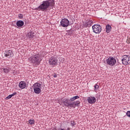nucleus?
Returning <instances> with one entry per match:
<instances>
[{"label":"nucleus","mask_w":130,"mask_h":130,"mask_svg":"<svg viewBox=\"0 0 130 130\" xmlns=\"http://www.w3.org/2000/svg\"><path fill=\"white\" fill-rule=\"evenodd\" d=\"M80 97L78 95L73 96L70 99H65L63 100V104L66 107H72L73 108H76V107L80 106L81 102L77 101H75L76 99H79Z\"/></svg>","instance_id":"f257e3e1"},{"label":"nucleus","mask_w":130,"mask_h":130,"mask_svg":"<svg viewBox=\"0 0 130 130\" xmlns=\"http://www.w3.org/2000/svg\"><path fill=\"white\" fill-rule=\"evenodd\" d=\"M54 4L55 3L53 0L44 1L36 10L37 11H42V12H44L47 11V9H48L49 7H53Z\"/></svg>","instance_id":"f03ea898"},{"label":"nucleus","mask_w":130,"mask_h":130,"mask_svg":"<svg viewBox=\"0 0 130 130\" xmlns=\"http://www.w3.org/2000/svg\"><path fill=\"white\" fill-rule=\"evenodd\" d=\"M29 61L32 62V63H35L36 64H39L42 60V57L39 54H36L34 56H31L28 58Z\"/></svg>","instance_id":"7ed1b4c3"},{"label":"nucleus","mask_w":130,"mask_h":130,"mask_svg":"<svg viewBox=\"0 0 130 130\" xmlns=\"http://www.w3.org/2000/svg\"><path fill=\"white\" fill-rule=\"evenodd\" d=\"M42 88V84L40 83H36L34 84L33 88L35 94H40L41 93V89Z\"/></svg>","instance_id":"20e7f679"},{"label":"nucleus","mask_w":130,"mask_h":130,"mask_svg":"<svg viewBox=\"0 0 130 130\" xmlns=\"http://www.w3.org/2000/svg\"><path fill=\"white\" fill-rule=\"evenodd\" d=\"M122 63L124 66H127L130 63V56L124 55L121 59Z\"/></svg>","instance_id":"39448f33"},{"label":"nucleus","mask_w":130,"mask_h":130,"mask_svg":"<svg viewBox=\"0 0 130 130\" xmlns=\"http://www.w3.org/2000/svg\"><path fill=\"white\" fill-rule=\"evenodd\" d=\"M107 63L111 67H113L116 63V59L113 57H110L107 59Z\"/></svg>","instance_id":"423d86ee"},{"label":"nucleus","mask_w":130,"mask_h":130,"mask_svg":"<svg viewBox=\"0 0 130 130\" xmlns=\"http://www.w3.org/2000/svg\"><path fill=\"white\" fill-rule=\"evenodd\" d=\"M92 30L94 33L98 34V33H100V32H101L102 29L101 26L99 24H94L92 26Z\"/></svg>","instance_id":"0eeeda50"},{"label":"nucleus","mask_w":130,"mask_h":130,"mask_svg":"<svg viewBox=\"0 0 130 130\" xmlns=\"http://www.w3.org/2000/svg\"><path fill=\"white\" fill-rule=\"evenodd\" d=\"M4 56L6 59H10V58H12L14 56V53L11 50H7L4 52Z\"/></svg>","instance_id":"6e6552de"},{"label":"nucleus","mask_w":130,"mask_h":130,"mask_svg":"<svg viewBox=\"0 0 130 130\" xmlns=\"http://www.w3.org/2000/svg\"><path fill=\"white\" fill-rule=\"evenodd\" d=\"M57 58L54 57H51L49 59V63L51 66H56L57 64Z\"/></svg>","instance_id":"1a4fd4ad"},{"label":"nucleus","mask_w":130,"mask_h":130,"mask_svg":"<svg viewBox=\"0 0 130 130\" xmlns=\"http://www.w3.org/2000/svg\"><path fill=\"white\" fill-rule=\"evenodd\" d=\"M60 25L62 27H67L70 25V21L67 19H62L60 21Z\"/></svg>","instance_id":"9d476101"},{"label":"nucleus","mask_w":130,"mask_h":130,"mask_svg":"<svg viewBox=\"0 0 130 130\" xmlns=\"http://www.w3.org/2000/svg\"><path fill=\"white\" fill-rule=\"evenodd\" d=\"M87 101L89 104H94L96 102V98L94 96H89L87 98Z\"/></svg>","instance_id":"9b49d317"},{"label":"nucleus","mask_w":130,"mask_h":130,"mask_svg":"<svg viewBox=\"0 0 130 130\" xmlns=\"http://www.w3.org/2000/svg\"><path fill=\"white\" fill-rule=\"evenodd\" d=\"M19 87L20 89H25L27 87V84L25 82H20Z\"/></svg>","instance_id":"f8f14e48"},{"label":"nucleus","mask_w":130,"mask_h":130,"mask_svg":"<svg viewBox=\"0 0 130 130\" xmlns=\"http://www.w3.org/2000/svg\"><path fill=\"white\" fill-rule=\"evenodd\" d=\"M16 25L18 27H22V26H24V21L18 20L16 22Z\"/></svg>","instance_id":"ddd939ff"},{"label":"nucleus","mask_w":130,"mask_h":130,"mask_svg":"<svg viewBox=\"0 0 130 130\" xmlns=\"http://www.w3.org/2000/svg\"><path fill=\"white\" fill-rule=\"evenodd\" d=\"M34 37V33L32 31H30L26 35V37H27V38L31 39V38H33Z\"/></svg>","instance_id":"4468645a"},{"label":"nucleus","mask_w":130,"mask_h":130,"mask_svg":"<svg viewBox=\"0 0 130 130\" xmlns=\"http://www.w3.org/2000/svg\"><path fill=\"white\" fill-rule=\"evenodd\" d=\"M106 29L107 33H109V32H110V31L111 30V26H110L109 24H107L106 25Z\"/></svg>","instance_id":"2eb2a0df"},{"label":"nucleus","mask_w":130,"mask_h":130,"mask_svg":"<svg viewBox=\"0 0 130 130\" xmlns=\"http://www.w3.org/2000/svg\"><path fill=\"white\" fill-rule=\"evenodd\" d=\"M3 71L5 74H8V73L11 71V69L10 67H7L6 68L3 69Z\"/></svg>","instance_id":"dca6fc26"},{"label":"nucleus","mask_w":130,"mask_h":130,"mask_svg":"<svg viewBox=\"0 0 130 130\" xmlns=\"http://www.w3.org/2000/svg\"><path fill=\"white\" fill-rule=\"evenodd\" d=\"M28 122L30 124H34L35 123V121L34 120H29Z\"/></svg>","instance_id":"f3484780"},{"label":"nucleus","mask_w":130,"mask_h":130,"mask_svg":"<svg viewBox=\"0 0 130 130\" xmlns=\"http://www.w3.org/2000/svg\"><path fill=\"white\" fill-rule=\"evenodd\" d=\"M71 126H75L76 125V123L74 121H71Z\"/></svg>","instance_id":"a211bd4d"},{"label":"nucleus","mask_w":130,"mask_h":130,"mask_svg":"<svg viewBox=\"0 0 130 130\" xmlns=\"http://www.w3.org/2000/svg\"><path fill=\"white\" fill-rule=\"evenodd\" d=\"M126 115L128 117H130V111H127L126 112Z\"/></svg>","instance_id":"6ab92c4d"},{"label":"nucleus","mask_w":130,"mask_h":130,"mask_svg":"<svg viewBox=\"0 0 130 130\" xmlns=\"http://www.w3.org/2000/svg\"><path fill=\"white\" fill-rule=\"evenodd\" d=\"M12 95L11 94L8 95L7 98H6V100H8V99H11V98H12Z\"/></svg>","instance_id":"aec40b11"},{"label":"nucleus","mask_w":130,"mask_h":130,"mask_svg":"<svg viewBox=\"0 0 130 130\" xmlns=\"http://www.w3.org/2000/svg\"><path fill=\"white\" fill-rule=\"evenodd\" d=\"M52 76L53 78H56V77H57V75H56V74H55V73L53 74Z\"/></svg>","instance_id":"412c9836"},{"label":"nucleus","mask_w":130,"mask_h":130,"mask_svg":"<svg viewBox=\"0 0 130 130\" xmlns=\"http://www.w3.org/2000/svg\"><path fill=\"white\" fill-rule=\"evenodd\" d=\"M19 17L20 18V19H23V14H20L19 15Z\"/></svg>","instance_id":"4be33fe9"},{"label":"nucleus","mask_w":130,"mask_h":130,"mask_svg":"<svg viewBox=\"0 0 130 130\" xmlns=\"http://www.w3.org/2000/svg\"><path fill=\"white\" fill-rule=\"evenodd\" d=\"M126 43H127V44H129V43H130V40H129V39H127Z\"/></svg>","instance_id":"5701e85b"},{"label":"nucleus","mask_w":130,"mask_h":130,"mask_svg":"<svg viewBox=\"0 0 130 130\" xmlns=\"http://www.w3.org/2000/svg\"><path fill=\"white\" fill-rule=\"evenodd\" d=\"M98 88H99V85H94L95 89H98Z\"/></svg>","instance_id":"b1692460"},{"label":"nucleus","mask_w":130,"mask_h":130,"mask_svg":"<svg viewBox=\"0 0 130 130\" xmlns=\"http://www.w3.org/2000/svg\"><path fill=\"white\" fill-rule=\"evenodd\" d=\"M11 95L12 97H13V96H15V95H17V92H14L13 93H12Z\"/></svg>","instance_id":"393cba45"},{"label":"nucleus","mask_w":130,"mask_h":130,"mask_svg":"<svg viewBox=\"0 0 130 130\" xmlns=\"http://www.w3.org/2000/svg\"><path fill=\"white\" fill-rule=\"evenodd\" d=\"M61 130H66V129H62V128H61Z\"/></svg>","instance_id":"a878e982"}]
</instances>
